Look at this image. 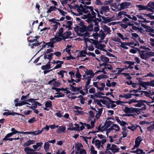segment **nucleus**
Segmentation results:
<instances>
[{
  "label": "nucleus",
  "instance_id": "f257e3e1",
  "mask_svg": "<svg viewBox=\"0 0 154 154\" xmlns=\"http://www.w3.org/2000/svg\"><path fill=\"white\" fill-rule=\"evenodd\" d=\"M146 109L145 106L140 109L131 107H129L127 106L125 107L124 111L126 113H133L135 112L137 114H139L140 113V111L144 110Z\"/></svg>",
  "mask_w": 154,
  "mask_h": 154
},
{
  "label": "nucleus",
  "instance_id": "f03ea898",
  "mask_svg": "<svg viewBox=\"0 0 154 154\" xmlns=\"http://www.w3.org/2000/svg\"><path fill=\"white\" fill-rule=\"evenodd\" d=\"M95 102L100 106H106L108 108L110 107V103L112 102V101L108 97H107L106 99L98 100H96Z\"/></svg>",
  "mask_w": 154,
  "mask_h": 154
},
{
  "label": "nucleus",
  "instance_id": "7ed1b4c3",
  "mask_svg": "<svg viewBox=\"0 0 154 154\" xmlns=\"http://www.w3.org/2000/svg\"><path fill=\"white\" fill-rule=\"evenodd\" d=\"M63 32V29L61 28L60 29L58 32H57L54 38L50 39V41L54 44L56 42H59L61 40L63 37L62 35V33Z\"/></svg>",
  "mask_w": 154,
  "mask_h": 154
},
{
  "label": "nucleus",
  "instance_id": "20e7f679",
  "mask_svg": "<svg viewBox=\"0 0 154 154\" xmlns=\"http://www.w3.org/2000/svg\"><path fill=\"white\" fill-rule=\"evenodd\" d=\"M85 40L86 41H89L91 44H94L96 48L105 52L106 51V50L104 48L105 46L104 45L97 43V41L92 39H86Z\"/></svg>",
  "mask_w": 154,
  "mask_h": 154
},
{
  "label": "nucleus",
  "instance_id": "39448f33",
  "mask_svg": "<svg viewBox=\"0 0 154 154\" xmlns=\"http://www.w3.org/2000/svg\"><path fill=\"white\" fill-rule=\"evenodd\" d=\"M74 30L78 35L83 37L87 36L85 29L83 28L76 26L74 28Z\"/></svg>",
  "mask_w": 154,
  "mask_h": 154
},
{
  "label": "nucleus",
  "instance_id": "423d86ee",
  "mask_svg": "<svg viewBox=\"0 0 154 154\" xmlns=\"http://www.w3.org/2000/svg\"><path fill=\"white\" fill-rule=\"evenodd\" d=\"M106 139H103L101 141L96 140L94 141L93 140L92 142L95 144L97 148L99 149L100 147H103V145L106 142Z\"/></svg>",
  "mask_w": 154,
  "mask_h": 154
},
{
  "label": "nucleus",
  "instance_id": "0eeeda50",
  "mask_svg": "<svg viewBox=\"0 0 154 154\" xmlns=\"http://www.w3.org/2000/svg\"><path fill=\"white\" fill-rule=\"evenodd\" d=\"M109 150H111L113 152H116L119 151V149L115 145L108 144L106 146V151Z\"/></svg>",
  "mask_w": 154,
  "mask_h": 154
},
{
  "label": "nucleus",
  "instance_id": "6e6552de",
  "mask_svg": "<svg viewBox=\"0 0 154 154\" xmlns=\"http://www.w3.org/2000/svg\"><path fill=\"white\" fill-rule=\"evenodd\" d=\"M109 137L111 142H114L116 144H119L121 142V137L119 138L118 135L116 134L113 136H110Z\"/></svg>",
  "mask_w": 154,
  "mask_h": 154
},
{
  "label": "nucleus",
  "instance_id": "1a4fd4ad",
  "mask_svg": "<svg viewBox=\"0 0 154 154\" xmlns=\"http://www.w3.org/2000/svg\"><path fill=\"white\" fill-rule=\"evenodd\" d=\"M83 79L84 80L85 79L87 80V81L85 85V87L86 91H88V89L90 87L89 85L90 83L91 79L93 77L86 74L83 75Z\"/></svg>",
  "mask_w": 154,
  "mask_h": 154
},
{
  "label": "nucleus",
  "instance_id": "9d476101",
  "mask_svg": "<svg viewBox=\"0 0 154 154\" xmlns=\"http://www.w3.org/2000/svg\"><path fill=\"white\" fill-rule=\"evenodd\" d=\"M56 79H54L49 81L48 82V84L52 85L55 87H59L61 85V84L59 82L56 81Z\"/></svg>",
  "mask_w": 154,
  "mask_h": 154
},
{
  "label": "nucleus",
  "instance_id": "9b49d317",
  "mask_svg": "<svg viewBox=\"0 0 154 154\" xmlns=\"http://www.w3.org/2000/svg\"><path fill=\"white\" fill-rule=\"evenodd\" d=\"M142 140V139L141 137L138 136L135 139V144L132 149L134 150L135 148H138Z\"/></svg>",
  "mask_w": 154,
  "mask_h": 154
},
{
  "label": "nucleus",
  "instance_id": "f8f14e48",
  "mask_svg": "<svg viewBox=\"0 0 154 154\" xmlns=\"http://www.w3.org/2000/svg\"><path fill=\"white\" fill-rule=\"evenodd\" d=\"M140 58L142 59L145 60H147L148 58V55H147V52L144 53L145 51H140L138 50Z\"/></svg>",
  "mask_w": 154,
  "mask_h": 154
},
{
  "label": "nucleus",
  "instance_id": "ddd939ff",
  "mask_svg": "<svg viewBox=\"0 0 154 154\" xmlns=\"http://www.w3.org/2000/svg\"><path fill=\"white\" fill-rule=\"evenodd\" d=\"M41 45L42 46V48H41V49L40 50V51L41 49H42L43 48L45 47H47V48H49V47H51V48H53L54 47V44L50 41L49 42L46 43L44 42H41L40 43Z\"/></svg>",
  "mask_w": 154,
  "mask_h": 154
},
{
  "label": "nucleus",
  "instance_id": "4468645a",
  "mask_svg": "<svg viewBox=\"0 0 154 154\" xmlns=\"http://www.w3.org/2000/svg\"><path fill=\"white\" fill-rule=\"evenodd\" d=\"M50 21L52 22V24L54 26L52 29L53 31H55L57 29L58 26L60 25V23L56 21L54 19H52L50 20Z\"/></svg>",
  "mask_w": 154,
  "mask_h": 154
},
{
  "label": "nucleus",
  "instance_id": "2eb2a0df",
  "mask_svg": "<svg viewBox=\"0 0 154 154\" xmlns=\"http://www.w3.org/2000/svg\"><path fill=\"white\" fill-rule=\"evenodd\" d=\"M87 9L86 11H84L85 13H87L90 11L91 12V14L92 15V17H96V13L93 11V8L92 7L87 6L85 7Z\"/></svg>",
  "mask_w": 154,
  "mask_h": 154
},
{
  "label": "nucleus",
  "instance_id": "dca6fc26",
  "mask_svg": "<svg viewBox=\"0 0 154 154\" xmlns=\"http://www.w3.org/2000/svg\"><path fill=\"white\" fill-rule=\"evenodd\" d=\"M137 103L134 105V106L135 107H140L144 105V103H146L147 105H149L150 103H152L149 102H148L145 100H141L139 101L138 102L137 101Z\"/></svg>",
  "mask_w": 154,
  "mask_h": 154
},
{
  "label": "nucleus",
  "instance_id": "f3484780",
  "mask_svg": "<svg viewBox=\"0 0 154 154\" xmlns=\"http://www.w3.org/2000/svg\"><path fill=\"white\" fill-rule=\"evenodd\" d=\"M131 3L130 2H122L120 5V9L123 10L128 8L131 5Z\"/></svg>",
  "mask_w": 154,
  "mask_h": 154
},
{
  "label": "nucleus",
  "instance_id": "a211bd4d",
  "mask_svg": "<svg viewBox=\"0 0 154 154\" xmlns=\"http://www.w3.org/2000/svg\"><path fill=\"white\" fill-rule=\"evenodd\" d=\"M70 87H71V90L72 91L75 92L77 93H80L82 94L83 91L82 90L81 87H75L72 85H70Z\"/></svg>",
  "mask_w": 154,
  "mask_h": 154
},
{
  "label": "nucleus",
  "instance_id": "6ab92c4d",
  "mask_svg": "<svg viewBox=\"0 0 154 154\" xmlns=\"http://www.w3.org/2000/svg\"><path fill=\"white\" fill-rule=\"evenodd\" d=\"M53 63L57 64L56 66L53 69H54L60 68L61 66V65L63 63V62L58 60L57 61L54 60Z\"/></svg>",
  "mask_w": 154,
  "mask_h": 154
},
{
  "label": "nucleus",
  "instance_id": "aec40b11",
  "mask_svg": "<svg viewBox=\"0 0 154 154\" xmlns=\"http://www.w3.org/2000/svg\"><path fill=\"white\" fill-rule=\"evenodd\" d=\"M96 59L98 61L100 62L101 61H102L103 63H108L109 61V60L108 57L103 55L101 56L100 57V59L97 58H96Z\"/></svg>",
  "mask_w": 154,
  "mask_h": 154
},
{
  "label": "nucleus",
  "instance_id": "412c9836",
  "mask_svg": "<svg viewBox=\"0 0 154 154\" xmlns=\"http://www.w3.org/2000/svg\"><path fill=\"white\" fill-rule=\"evenodd\" d=\"M86 39H90V38H84V40L85 41V45L86 46V48H87L88 50L89 51H93L94 50V46L92 45L91 46H88V42H89V41H88V42H86Z\"/></svg>",
  "mask_w": 154,
  "mask_h": 154
},
{
  "label": "nucleus",
  "instance_id": "4be33fe9",
  "mask_svg": "<svg viewBox=\"0 0 154 154\" xmlns=\"http://www.w3.org/2000/svg\"><path fill=\"white\" fill-rule=\"evenodd\" d=\"M96 119H94L93 121H91V125L89 124H87L85 123H84L85 125L87 128L88 129H90L92 128H93L94 126V123L95 122Z\"/></svg>",
  "mask_w": 154,
  "mask_h": 154
},
{
  "label": "nucleus",
  "instance_id": "5701e85b",
  "mask_svg": "<svg viewBox=\"0 0 154 154\" xmlns=\"http://www.w3.org/2000/svg\"><path fill=\"white\" fill-rule=\"evenodd\" d=\"M42 144V142H38L36 143L35 145H33L32 147L35 150H39L41 149Z\"/></svg>",
  "mask_w": 154,
  "mask_h": 154
},
{
  "label": "nucleus",
  "instance_id": "b1692460",
  "mask_svg": "<svg viewBox=\"0 0 154 154\" xmlns=\"http://www.w3.org/2000/svg\"><path fill=\"white\" fill-rule=\"evenodd\" d=\"M112 121L109 120H107L106 121L104 125V129H107L108 128L110 127L112 125Z\"/></svg>",
  "mask_w": 154,
  "mask_h": 154
},
{
  "label": "nucleus",
  "instance_id": "393cba45",
  "mask_svg": "<svg viewBox=\"0 0 154 154\" xmlns=\"http://www.w3.org/2000/svg\"><path fill=\"white\" fill-rule=\"evenodd\" d=\"M66 129V127L65 126H62L59 127L57 131V132L60 134L62 133H64Z\"/></svg>",
  "mask_w": 154,
  "mask_h": 154
},
{
  "label": "nucleus",
  "instance_id": "a878e982",
  "mask_svg": "<svg viewBox=\"0 0 154 154\" xmlns=\"http://www.w3.org/2000/svg\"><path fill=\"white\" fill-rule=\"evenodd\" d=\"M111 129L116 132L119 131L120 129L119 127L116 124H113L111 126Z\"/></svg>",
  "mask_w": 154,
  "mask_h": 154
},
{
  "label": "nucleus",
  "instance_id": "bb28decb",
  "mask_svg": "<svg viewBox=\"0 0 154 154\" xmlns=\"http://www.w3.org/2000/svg\"><path fill=\"white\" fill-rule=\"evenodd\" d=\"M35 143V142L34 140H29L23 144V146L24 147L28 146L34 144Z\"/></svg>",
  "mask_w": 154,
  "mask_h": 154
},
{
  "label": "nucleus",
  "instance_id": "cd10ccee",
  "mask_svg": "<svg viewBox=\"0 0 154 154\" xmlns=\"http://www.w3.org/2000/svg\"><path fill=\"white\" fill-rule=\"evenodd\" d=\"M24 150L26 154H33L34 150L28 147H25Z\"/></svg>",
  "mask_w": 154,
  "mask_h": 154
},
{
  "label": "nucleus",
  "instance_id": "c85d7f7f",
  "mask_svg": "<svg viewBox=\"0 0 154 154\" xmlns=\"http://www.w3.org/2000/svg\"><path fill=\"white\" fill-rule=\"evenodd\" d=\"M119 97L125 98L126 99H130L132 97V94H122L119 96Z\"/></svg>",
  "mask_w": 154,
  "mask_h": 154
},
{
  "label": "nucleus",
  "instance_id": "c756f323",
  "mask_svg": "<svg viewBox=\"0 0 154 154\" xmlns=\"http://www.w3.org/2000/svg\"><path fill=\"white\" fill-rule=\"evenodd\" d=\"M26 104H28V103L27 102L26 100H23L15 103V106L16 107L18 106H20Z\"/></svg>",
  "mask_w": 154,
  "mask_h": 154
},
{
  "label": "nucleus",
  "instance_id": "7c9ffc66",
  "mask_svg": "<svg viewBox=\"0 0 154 154\" xmlns=\"http://www.w3.org/2000/svg\"><path fill=\"white\" fill-rule=\"evenodd\" d=\"M98 111H97V113L95 115V118L96 119H98L101 115L102 114L103 109L102 108L99 109H98Z\"/></svg>",
  "mask_w": 154,
  "mask_h": 154
},
{
  "label": "nucleus",
  "instance_id": "2f4dec72",
  "mask_svg": "<svg viewBox=\"0 0 154 154\" xmlns=\"http://www.w3.org/2000/svg\"><path fill=\"white\" fill-rule=\"evenodd\" d=\"M109 10V7L107 6H102L100 10V13L101 14H103V12H107Z\"/></svg>",
  "mask_w": 154,
  "mask_h": 154
},
{
  "label": "nucleus",
  "instance_id": "473e14b6",
  "mask_svg": "<svg viewBox=\"0 0 154 154\" xmlns=\"http://www.w3.org/2000/svg\"><path fill=\"white\" fill-rule=\"evenodd\" d=\"M72 22L70 21H68L67 22V25H63V26L65 27V28H67L68 30L71 29H72Z\"/></svg>",
  "mask_w": 154,
  "mask_h": 154
},
{
  "label": "nucleus",
  "instance_id": "72a5a7b5",
  "mask_svg": "<svg viewBox=\"0 0 154 154\" xmlns=\"http://www.w3.org/2000/svg\"><path fill=\"white\" fill-rule=\"evenodd\" d=\"M71 33L70 32H67L63 34L62 33V35L63 36V39H66L69 38H71Z\"/></svg>",
  "mask_w": 154,
  "mask_h": 154
},
{
  "label": "nucleus",
  "instance_id": "f704fd0d",
  "mask_svg": "<svg viewBox=\"0 0 154 154\" xmlns=\"http://www.w3.org/2000/svg\"><path fill=\"white\" fill-rule=\"evenodd\" d=\"M122 15H125L130 19H132V18H131V16L128 14H126V12L123 11H120L119 12L118 14V16L119 17Z\"/></svg>",
  "mask_w": 154,
  "mask_h": 154
},
{
  "label": "nucleus",
  "instance_id": "c9c22d12",
  "mask_svg": "<svg viewBox=\"0 0 154 154\" xmlns=\"http://www.w3.org/2000/svg\"><path fill=\"white\" fill-rule=\"evenodd\" d=\"M67 126L68 127L67 128L68 130L75 131L76 129L75 128H74L73 127V125L72 123H69L68 124Z\"/></svg>",
  "mask_w": 154,
  "mask_h": 154
},
{
  "label": "nucleus",
  "instance_id": "e433bc0d",
  "mask_svg": "<svg viewBox=\"0 0 154 154\" xmlns=\"http://www.w3.org/2000/svg\"><path fill=\"white\" fill-rule=\"evenodd\" d=\"M57 9V8L55 6H51L48 9L47 12L48 13H50L52 11H55Z\"/></svg>",
  "mask_w": 154,
  "mask_h": 154
},
{
  "label": "nucleus",
  "instance_id": "4c0bfd02",
  "mask_svg": "<svg viewBox=\"0 0 154 154\" xmlns=\"http://www.w3.org/2000/svg\"><path fill=\"white\" fill-rule=\"evenodd\" d=\"M108 78V76L105 75H100L97 76L96 79L98 80H101L102 79H106Z\"/></svg>",
  "mask_w": 154,
  "mask_h": 154
},
{
  "label": "nucleus",
  "instance_id": "58836bf2",
  "mask_svg": "<svg viewBox=\"0 0 154 154\" xmlns=\"http://www.w3.org/2000/svg\"><path fill=\"white\" fill-rule=\"evenodd\" d=\"M50 62L49 61V62L47 64L44 65L43 66H42L41 68L43 70H46L49 69L51 68L50 66Z\"/></svg>",
  "mask_w": 154,
  "mask_h": 154
},
{
  "label": "nucleus",
  "instance_id": "ea45409f",
  "mask_svg": "<svg viewBox=\"0 0 154 154\" xmlns=\"http://www.w3.org/2000/svg\"><path fill=\"white\" fill-rule=\"evenodd\" d=\"M83 146L82 144L80 143H78L75 145V149L77 150V152L79 151L82 148Z\"/></svg>",
  "mask_w": 154,
  "mask_h": 154
},
{
  "label": "nucleus",
  "instance_id": "a19ab883",
  "mask_svg": "<svg viewBox=\"0 0 154 154\" xmlns=\"http://www.w3.org/2000/svg\"><path fill=\"white\" fill-rule=\"evenodd\" d=\"M86 49L85 51L82 52L81 54H82V53H83V54H87L89 56H91L93 57H95L96 55L94 53L91 52H89L88 53H87L86 51Z\"/></svg>",
  "mask_w": 154,
  "mask_h": 154
},
{
  "label": "nucleus",
  "instance_id": "79ce46f5",
  "mask_svg": "<svg viewBox=\"0 0 154 154\" xmlns=\"http://www.w3.org/2000/svg\"><path fill=\"white\" fill-rule=\"evenodd\" d=\"M72 48L71 46V45H67L66 48H65V50H63V51L65 50L66 51L67 53L69 55L71 54L70 51Z\"/></svg>",
  "mask_w": 154,
  "mask_h": 154
},
{
  "label": "nucleus",
  "instance_id": "37998d69",
  "mask_svg": "<svg viewBox=\"0 0 154 154\" xmlns=\"http://www.w3.org/2000/svg\"><path fill=\"white\" fill-rule=\"evenodd\" d=\"M149 82H143L141 83V85L142 87L146 89L147 88L148 86H149Z\"/></svg>",
  "mask_w": 154,
  "mask_h": 154
},
{
  "label": "nucleus",
  "instance_id": "c03bdc74",
  "mask_svg": "<svg viewBox=\"0 0 154 154\" xmlns=\"http://www.w3.org/2000/svg\"><path fill=\"white\" fill-rule=\"evenodd\" d=\"M120 44H121L119 45L122 48L125 49H128V48L127 47V46H128L127 44V42H121L120 43Z\"/></svg>",
  "mask_w": 154,
  "mask_h": 154
},
{
  "label": "nucleus",
  "instance_id": "a18cd8bd",
  "mask_svg": "<svg viewBox=\"0 0 154 154\" xmlns=\"http://www.w3.org/2000/svg\"><path fill=\"white\" fill-rule=\"evenodd\" d=\"M11 131H12V132L10 133V134H11V135L12 136L14 134H15L17 133H20V134L21 131H17L14 128H11Z\"/></svg>",
  "mask_w": 154,
  "mask_h": 154
},
{
  "label": "nucleus",
  "instance_id": "49530a36",
  "mask_svg": "<svg viewBox=\"0 0 154 154\" xmlns=\"http://www.w3.org/2000/svg\"><path fill=\"white\" fill-rule=\"evenodd\" d=\"M50 144L49 142H45L44 145V149L45 151H47L48 150Z\"/></svg>",
  "mask_w": 154,
  "mask_h": 154
},
{
  "label": "nucleus",
  "instance_id": "de8ad7c7",
  "mask_svg": "<svg viewBox=\"0 0 154 154\" xmlns=\"http://www.w3.org/2000/svg\"><path fill=\"white\" fill-rule=\"evenodd\" d=\"M64 94L61 92L57 93L55 94V95L54 96V97L59 98L64 97Z\"/></svg>",
  "mask_w": 154,
  "mask_h": 154
},
{
  "label": "nucleus",
  "instance_id": "09e8293b",
  "mask_svg": "<svg viewBox=\"0 0 154 154\" xmlns=\"http://www.w3.org/2000/svg\"><path fill=\"white\" fill-rule=\"evenodd\" d=\"M90 150L91 153L92 154H97V152L95 150L94 148L92 146H90Z\"/></svg>",
  "mask_w": 154,
  "mask_h": 154
},
{
  "label": "nucleus",
  "instance_id": "8fccbe9b",
  "mask_svg": "<svg viewBox=\"0 0 154 154\" xmlns=\"http://www.w3.org/2000/svg\"><path fill=\"white\" fill-rule=\"evenodd\" d=\"M86 75H89L91 77H93L94 74V73L93 72V71L92 70H88L86 72Z\"/></svg>",
  "mask_w": 154,
  "mask_h": 154
},
{
  "label": "nucleus",
  "instance_id": "3c124183",
  "mask_svg": "<svg viewBox=\"0 0 154 154\" xmlns=\"http://www.w3.org/2000/svg\"><path fill=\"white\" fill-rule=\"evenodd\" d=\"M136 7L139 8V10H144L147 8V7L146 6L142 5H137Z\"/></svg>",
  "mask_w": 154,
  "mask_h": 154
},
{
  "label": "nucleus",
  "instance_id": "603ef678",
  "mask_svg": "<svg viewBox=\"0 0 154 154\" xmlns=\"http://www.w3.org/2000/svg\"><path fill=\"white\" fill-rule=\"evenodd\" d=\"M98 36L100 37L101 38L102 40H103L104 39L105 37V35L102 31V30H100L99 32V34L98 35Z\"/></svg>",
  "mask_w": 154,
  "mask_h": 154
},
{
  "label": "nucleus",
  "instance_id": "864d4df0",
  "mask_svg": "<svg viewBox=\"0 0 154 154\" xmlns=\"http://www.w3.org/2000/svg\"><path fill=\"white\" fill-rule=\"evenodd\" d=\"M45 107L47 108H49L52 107V104L50 100H48L45 103Z\"/></svg>",
  "mask_w": 154,
  "mask_h": 154
},
{
  "label": "nucleus",
  "instance_id": "5fc2aeb1",
  "mask_svg": "<svg viewBox=\"0 0 154 154\" xmlns=\"http://www.w3.org/2000/svg\"><path fill=\"white\" fill-rule=\"evenodd\" d=\"M35 102H34V103L32 104V105L31 106H27V107L29 108H30L33 109H35L37 107V104L36 103H35Z\"/></svg>",
  "mask_w": 154,
  "mask_h": 154
},
{
  "label": "nucleus",
  "instance_id": "6e6d98bb",
  "mask_svg": "<svg viewBox=\"0 0 154 154\" xmlns=\"http://www.w3.org/2000/svg\"><path fill=\"white\" fill-rule=\"evenodd\" d=\"M12 136L11 135V134L10 133H9L3 139V140L5 141H7L8 140V139L9 138Z\"/></svg>",
  "mask_w": 154,
  "mask_h": 154
},
{
  "label": "nucleus",
  "instance_id": "4d7b16f0",
  "mask_svg": "<svg viewBox=\"0 0 154 154\" xmlns=\"http://www.w3.org/2000/svg\"><path fill=\"white\" fill-rule=\"evenodd\" d=\"M75 94V93H73L71 92L67 94V96L69 98L72 99H75L76 97L73 96Z\"/></svg>",
  "mask_w": 154,
  "mask_h": 154
},
{
  "label": "nucleus",
  "instance_id": "13d9d810",
  "mask_svg": "<svg viewBox=\"0 0 154 154\" xmlns=\"http://www.w3.org/2000/svg\"><path fill=\"white\" fill-rule=\"evenodd\" d=\"M137 101L134 99H131L129 101L125 102V103H128L129 104H131L133 103H137Z\"/></svg>",
  "mask_w": 154,
  "mask_h": 154
},
{
  "label": "nucleus",
  "instance_id": "bf43d9fd",
  "mask_svg": "<svg viewBox=\"0 0 154 154\" xmlns=\"http://www.w3.org/2000/svg\"><path fill=\"white\" fill-rule=\"evenodd\" d=\"M77 72L75 75V77L78 78H81L82 76L79 72V70L78 68H76Z\"/></svg>",
  "mask_w": 154,
  "mask_h": 154
},
{
  "label": "nucleus",
  "instance_id": "052dcab7",
  "mask_svg": "<svg viewBox=\"0 0 154 154\" xmlns=\"http://www.w3.org/2000/svg\"><path fill=\"white\" fill-rule=\"evenodd\" d=\"M91 0H84L82 2V3L84 5H89L91 4Z\"/></svg>",
  "mask_w": 154,
  "mask_h": 154
},
{
  "label": "nucleus",
  "instance_id": "680f3d73",
  "mask_svg": "<svg viewBox=\"0 0 154 154\" xmlns=\"http://www.w3.org/2000/svg\"><path fill=\"white\" fill-rule=\"evenodd\" d=\"M76 154H86V152L85 150L83 149H81L78 152H75Z\"/></svg>",
  "mask_w": 154,
  "mask_h": 154
},
{
  "label": "nucleus",
  "instance_id": "e2e57ef3",
  "mask_svg": "<svg viewBox=\"0 0 154 154\" xmlns=\"http://www.w3.org/2000/svg\"><path fill=\"white\" fill-rule=\"evenodd\" d=\"M43 131V130L41 131H38L31 132V134L35 135H37L41 133Z\"/></svg>",
  "mask_w": 154,
  "mask_h": 154
},
{
  "label": "nucleus",
  "instance_id": "0e129e2a",
  "mask_svg": "<svg viewBox=\"0 0 154 154\" xmlns=\"http://www.w3.org/2000/svg\"><path fill=\"white\" fill-rule=\"evenodd\" d=\"M66 72L63 70H61L58 72V74L61 76V78H62L64 76V73H66Z\"/></svg>",
  "mask_w": 154,
  "mask_h": 154
},
{
  "label": "nucleus",
  "instance_id": "69168bd1",
  "mask_svg": "<svg viewBox=\"0 0 154 154\" xmlns=\"http://www.w3.org/2000/svg\"><path fill=\"white\" fill-rule=\"evenodd\" d=\"M147 6L152 9H154V2H149L148 3Z\"/></svg>",
  "mask_w": 154,
  "mask_h": 154
},
{
  "label": "nucleus",
  "instance_id": "338daca9",
  "mask_svg": "<svg viewBox=\"0 0 154 154\" xmlns=\"http://www.w3.org/2000/svg\"><path fill=\"white\" fill-rule=\"evenodd\" d=\"M137 154H145V153L143 150L140 149H137Z\"/></svg>",
  "mask_w": 154,
  "mask_h": 154
},
{
  "label": "nucleus",
  "instance_id": "774afa93",
  "mask_svg": "<svg viewBox=\"0 0 154 154\" xmlns=\"http://www.w3.org/2000/svg\"><path fill=\"white\" fill-rule=\"evenodd\" d=\"M147 55H148V58L152 57L154 56V52L152 51L147 52Z\"/></svg>",
  "mask_w": 154,
  "mask_h": 154
}]
</instances>
